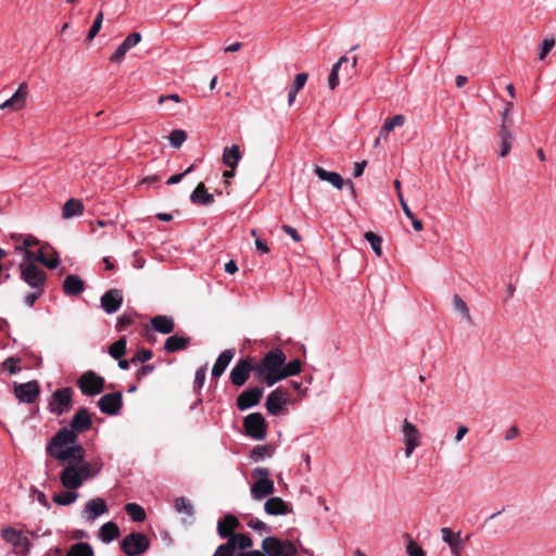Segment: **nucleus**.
<instances>
[{"label":"nucleus","mask_w":556,"mask_h":556,"mask_svg":"<svg viewBox=\"0 0 556 556\" xmlns=\"http://www.w3.org/2000/svg\"><path fill=\"white\" fill-rule=\"evenodd\" d=\"M55 459L66 463L60 475V481L62 485L68 490L80 488L86 480L97 476L103 466L100 459L87 462L83 446L67 450L66 454L63 452L58 453Z\"/></svg>","instance_id":"obj_1"},{"label":"nucleus","mask_w":556,"mask_h":556,"mask_svg":"<svg viewBox=\"0 0 556 556\" xmlns=\"http://www.w3.org/2000/svg\"><path fill=\"white\" fill-rule=\"evenodd\" d=\"M92 426L91 416L87 408H79L71 419L70 427L60 429L46 446V453L56 458L58 453H67V450L81 446L78 443V433L85 432Z\"/></svg>","instance_id":"obj_2"},{"label":"nucleus","mask_w":556,"mask_h":556,"mask_svg":"<svg viewBox=\"0 0 556 556\" xmlns=\"http://www.w3.org/2000/svg\"><path fill=\"white\" fill-rule=\"evenodd\" d=\"M286 363V354L279 348L273 349L265 354L261 362L255 363V379L265 382L268 387L279 381L275 379L281 374L282 365Z\"/></svg>","instance_id":"obj_3"},{"label":"nucleus","mask_w":556,"mask_h":556,"mask_svg":"<svg viewBox=\"0 0 556 556\" xmlns=\"http://www.w3.org/2000/svg\"><path fill=\"white\" fill-rule=\"evenodd\" d=\"M73 389L68 387L55 390L48 402L49 412L56 416L68 413L73 406Z\"/></svg>","instance_id":"obj_4"},{"label":"nucleus","mask_w":556,"mask_h":556,"mask_svg":"<svg viewBox=\"0 0 556 556\" xmlns=\"http://www.w3.org/2000/svg\"><path fill=\"white\" fill-rule=\"evenodd\" d=\"M262 548L268 556H295L296 547L288 540H280L275 536H267L262 542Z\"/></svg>","instance_id":"obj_5"},{"label":"nucleus","mask_w":556,"mask_h":556,"mask_svg":"<svg viewBox=\"0 0 556 556\" xmlns=\"http://www.w3.org/2000/svg\"><path fill=\"white\" fill-rule=\"evenodd\" d=\"M149 546L150 542L148 536L140 532H132L126 535L121 542V547L127 556L141 555Z\"/></svg>","instance_id":"obj_6"},{"label":"nucleus","mask_w":556,"mask_h":556,"mask_svg":"<svg viewBox=\"0 0 556 556\" xmlns=\"http://www.w3.org/2000/svg\"><path fill=\"white\" fill-rule=\"evenodd\" d=\"M18 271L21 279L30 288H45L47 281L46 273L36 264H20Z\"/></svg>","instance_id":"obj_7"},{"label":"nucleus","mask_w":556,"mask_h":556,"mask_svg":"<svg viewBox=\"0 0 556 556\" xmlns=\"http://www.w3.org/2000/svg\"><path fill=\"white\" fill-rule=\"evenodd\" d=\"M77 386L83 394L87 396H96L104 389V379L94 371L84 372L77 380Z\"/></svg>","instance_id":"obj_8"},{"label":"nucleus","mask_w":556,"mask_h":556,"mask_svg":"<svg viewBox=\"0 0 556 556\" xmlns=\"http://www.w3.org/2000/svg\"><path fill=\"white\" fill-rule=\"evenodd\" d=\"M243 427L247 435L261 441L266 438L267 424L261 413H252L244 417Z\"/></svg>","instance_id":"obj_9"},{"label":"nucleus","mask_w":556,"mask_h":556,"mask_svg":"<svg viewBox=\"0 0 556 556\" xmlns=\"http://www.w3.org/2000/svg\"><path fill=\"white\" fill-rule=\"evenodd\" d=\"M256 365L250 357L239 359L230 371V381L236 387H242L248 381L250 374L255 375Z\"/></svg>","instance_id":"obj_10"},{"label":"nucleus","mask_w":556,"mask_h":556,"mask_svg":"<svg viewBox=\"0 0 556 556\" xmlns=\"http://www.w3.org/2000/svg\"><path fill=\"white\" fill-rule=\"evenodd\" d=\"M1 538L11 544L16 552L26 556L30 549V541L23 533L12 527H4L1 529Z\"/></svg>","instance_id":"obj_11"},{"label":"nucleus","mask_w":556,"mask_h":556,"mask_svg":"<svg viewBox=\"0 0 556 556\" xmlns=\"http://www.w3.org/2000/svg\"><path fill=\"white\" fill-rule=\"evenodd\" d=\"M402 434L405 445V456L409 458L414 451L421 444V434L418 428L408 419L403 420Z\"/></svg>","instance_id":"obj_12"},{"label":"nucleus","mask_w":556,"mask_h":556,"mask_svg":"<svg viewBox=\"0 0 556 556\" xmlns=\"http://www.w3.org/2000/svg\"><path fill=\"white\" fill-rule=\"evenodd\" d=\"M27 94L28 86L26 83H22L17 90L0 104V110H10L12 112L23 110L26 106Z\"/></svg>","instance_id":"obj_13"},{"label":"nucleus","mask_w":556,"mask_h":556,"mask_svg":"<svg viewBox=\"0 0 556 556\" xmlns=\"http://www.w3.org/2000/svg\"><path fill=\"white\" fill-rule=\"evenodd\" d=\"M123 406L121 392H113L102 395L98 401L99 409L106 415H116Z\"/></svg>","instance_id":"obj_14"},{"label":"nucleus","mask_w":556,"mask_h":556,"mask_svg":"<svg viewBox=\"0 0 556 556\" xmlns=\"http://www.w3.org/2000/svg\"><path fill=\"white\" fill-rule=\"evenodd\" d=\"M288 401V392L282 388H277L271 391L266 399V409L268 414L277 416L282 410V406Z\"/></svg>","instance_id":"obj_15"},{"label":"nucleus","mask_w":556,"mask_h":556,"mask_svg":"<svg viewBox=\"0 0 556 556\" xmlns=\"http://www.w3.org/2000/svg\"><path fill=\"white\" fill-rule=\"evenodd\" d=\"M40 392L39 384L36 380L26 383L16 384L14 389L15 396L24 403H34Z\"/></svg>","instance_id":"obj_16"},{"label":"nucleus","mask_w":556,"mask_h":556,"mask_svg":"<svg viewBox=\"0 0 556 556\" xmlns=\"http://www.w3.org/2000/svg\"><path fill=\"white\" fill-rule=\"evenodd\" d=\"M263 396V389L258 387H252L244 390L237 397V406L240 410L249 409L257 405Z\"/></svg>","instance_id":"obj_17"},{"label":"nucleus","mask_w":556,"mask_h":556,"mask_svg":"<svg viewBox=\"0 0 556 556\" xmlns=\"http://www.w3.org/2000/svg\"><path fill=\"white\" fill-rule=\"evenodd\" d=\"M123 304V294L118 289H110L101 296V307L106 314L116 313Z\"/></svg>","instance_id":"obj_18"},{"label":"nucleus","mask_w":556,"mask_h":556,"mask_svg":"<svg viewBox=\"0 0 556 556\" xmlns=\"http://www.w3.org/2000/svg\"><path fill=\"white\" fill-rule=\"evenodd\" d=\"M441 535L443 542L451 548L452 555L460 556L465 546L460 532H454L451 528L444 527L441 529Z\"/></svg>","instance_id":"obj_19"},{"label":"nucleus","mask_w":556,"mask_h":556,"mask_svg":"<svg viewBox=\"0 0 556 556\" xmlns=\"http://www.w3.org/2000/svg\"><path fill=\"white\" fill-rule=\"evenodd\" d=\"M141 41V35L139 33H131L126 39L117 47L115 52L111 55L110 61L112 63H119L126 53L137 46Z\"/></svg>","instance_id":"obj_20"},{"label":"nucleus","mask_w":556,"mask_h":556,"mask_svg":"<svg viewBox=\"0 0 556 556\" xmlns=\"http://www.w3.org/2000/svg\"><path fill=\"white\" fill-rule=\"evenodd\" d=\"M264 510L270 516H283L292 513V507L281 497H269L264 504Z\"/></svg>","instance_id":"obj_21"},{"label":"nucleus","mask_w":556,"mask_h":556,"mask_svg":"<svg viewBox=\"0 0 556 556\" xmlns=\"http://www.w3.org/2000/svg\"><path fill=\"white\" fill-rule=\"evenodd\" d=\"M108 511L106 503L101 497H96L89 500L84 508V515L87 520L93 521L101 515L105 514Z\"/></svg>","instance_id":"obj_22"},{"label":"nucleus","mask_w":556,"mask_h":556,"mask_svg":"<svg viewBox=\"0 0 556 556\" xmlns=\"http://www.w3.org/2000/svg\"><path fill=\"white\" fill-rule=\"evenodd\" d=\"M275 492L274 481L270 479H258L251 486V496L255 501H261Z\"/></svg>","instance_id":"obj_23"},{"label":"nucleus","mask_w":556,"mask_h":556,"mask_svg":"<svg viewBox=\"0 0 556 556\" xmlns=\"http://www.w3.org/2000/svg\"><path fill=\"white\" fill-rule=\"evenodd\" d=\"M233 356H235V350L233 349H227V350L223 351L218 355L215 364L213 365L212 377L213 378L220 377L225 372V370L228 367V365L231 363Z\"/></svg>","instance_id":"obj_24"},{"label":"nucleus","mask_w":556,"mask_h":556,"mask_svg":"<svg viewBox=\"0 0 556 556\" xmlns=\"http://www.w3.org/2000/svg\"><path fill=\"white\" fill-rule=\"evenodd\" d=\"M314 173L320 180L331 184L338 190H341L344 186L343 178L341 177L340 174L336 172H329L323 168L321 166L316 165L314 168Z\"/></svg>","instance_id":"obj_25"},{"label":"nucleus","mask_w":556,"mask_h":556,"mask_svg":"<svg viewBox=\"0 0 556 556\" xmlns=\"http://www.w3.org/2000/svg\"><path fill=\"white\" fill-rule=\"evenodd\" d=\"M85 290V282L78 275H68L63 281L66 295H78Z\"/></svg>","instance_id":"obj_26"},{"label":"nucleus","mask_w":556,"mask_h":556,"mask_svg":"<svg viewBox=\"0 0 556 556\" xmlns=\"http://www.w3.org/2000/svg\"><path fill=\"white\" fill-rule=\"evenodd\" d=\"M239 526L238 519L233 515H226L224 519L219 520L217 523V532L223 538H230L233 533L232 531Z\"/></svg>","instance_id":"obj_27"},{"label":"nucleus","mask_w":556,"mask_h":556,"mask_svg":"<svg viewBox=\"0 0 556 556\" xmlns=\"http://www.w3.org/2000/svg\"><path fill=\"white\" fill-rule=\"evenodd\" d=\"M152 328L163 334H169L174 331L175 325L172 317L157 315L151 319Z\"/></svg>","instance_id":"obj_28"},{"label":"nucleus","mask_w":556,"mask_h":556,"mask_svg":"<svg viewBox=\"0 0 556 556\" xmlns=\"http://www.w3.org/2000/svg\"><path fill=\"white\" fill-rule=\"evenodd\" d=\"M84 214V204L80 200L71 198L62 207V217L70 219Z\"/></svg>","instance_id":"obj_29"},{"label":"nucleus","mask_w":556,"mask_h":556,"mask_svg":"<svg viewBox=\"0 0 556 556\" xmlns=\"http://www.w3.org/2000/svg\"><path fill=\"white\" fill-rule=\"evenodd\" d=\"M241 151L239 146L232 144L231 147H226L223 151V163L229 168L235 169L241 160Z\"/></svg>","instance_id":"obj_30"},{"label":"nucleus","mask_w":556,"mask_h":556,"mask_svg":"<svg viewBox=\"0 0 556 556\" xmlns=\"http://www.w3.org/2000/svg\"><path fill=\"white\" fill-rule=\"evenodd\" d=\"M189 345V338L174 334L168 337L164 343V350L167 353H175L178 351L186 350Z\"/></svg>","instance_id":"obj_31"},{"label":"nucleus","mask_w":556,"mask_h":556,"mask_svg":"<svg viewBox=\"0 0 556 556\" xmlns=\"http://www.w3.org/2000/svg\"><path fill=\"white\" fill-rule=\"evenodd\" d=\"M190 200L195 204L210 205L214 202V197L206 191L204 184L201 182L192 191Z\"/></svg>","instance_id":"obj_32"},{"label":"nucleus","mask_w":556,"mask_h":556,"mask_svg":"<svg viewBox=\"0 0 556 556\" xmlns=\"http://www.w3.org/2000/svg\"><path fill=\"white\" fill-rule=\"evenodd\" d=\"M118 535H119L118 526L113 521H109V522H105L104 525H102V527L100 528V531H99V538L104 543L112 542L113 540L117 539Z\"/></svg>","instance_id":"obj_33"},{"label":"nucleus","mask_w":556,"mask_h":556,"mask_svg":"<svg viewBox=\"0 0 556 556\" xmlns=\"http://www.w3.org/2000/svg\"><path fill=\"white\" fill-rule=\"evenodd\" d=\"M406 122V117L403 114L394 115L392 118L386 119L383 126L380 129V137L387 140L389 134L399 126H403Z\"/></svg>","instance_id":"obj_34"},{"label":"nucleus","mask_w":556,"mask_h":556,"mask_svg":"<svg viewBox=\"0 0 556 556\" xmlns=\"http://www.w3.org/2000/svg\"><path fill=\"white\" fill-rule=\"evenodd\" d=\"M500 138H501V151H500V156L501 157H504L506 156L509 151H510V148H511V142H513V135L511 132L509 131L507 125H502L501 126V130H500Z\"/></svg>","instance_id":"obj_35"},{"label":"nucleus","mask_w":556,"mask_h":556,"mask_svg":"<svg viewBox=\"0 0 556 556\" xmlns=\"http://www.w3.org/2000/svg\"><path fill=\"white\" fill-rule=\"evenodd\" d=\"M301 371V362L295 358L288 364L282 365L281 374L275 377V379L283 380L288 377L295 376Z\"/></svg>","instance_id":"obj_36"},{"label":"nucleus","mask_w":556,"mask_h":556,"mask_svg":"<svg viewBox=\"0 0 556 556\" xmlns=\"http://www.w3.org/2000/svg\"><path fill=\"white\" fill-rule=\"evenodd\" d=\"M65 556H94V554L90 544L79 542L73 544Z\"/></svg>","instance_id":"obj_37"},{"label":"nucleus","mask_w":556,"mask_h":556,"mask_svg":"<svg viewBox=\"0 0 556 556\" xmlns=\"http://www.w3.org/2000/svg\"><path fill=\"white\" fill-rule=\"evenodd\" d=\"M125 511L129 515L132 521L141 522L146 519V511L142 506L136 503H128L125 505Z\"/></svg>","instance_id":"obj_38"},{"label":"nucleus","mask_w":556,"mask_h":556,"mask_svg":"<svg viewBox=\"0 0 556 556\" xmlns=\"http://www.w3.org/2000/svg\"><path fill=\"white\" fill-rule=\"evenodd\" d=\"M349 61L348 56L343 55L341 56L338 62L332 66L329 78H328V86L331 90H333L339 85V68L342 64L346 63Z\"/></svg>","instance_id":"obj_39"},{"label":"nucleus","mask_w":556,"mask_h":556,"mask_svg":"<svg viewBox=\"0 0 556 556\" xmlns=\"http://www.w3.org/2000/svg\"><path fill=\"white\" fill-rule=\"evenodd\" d=\"M229 542L235 545V548L247 549L253 545L252 539L248 534H232Z\"/></svg>","instance_id":"obj_40"},{"label":"nucleus","mask_w":556,"mask_h":556,"mask_svg":"<svg viewBox=\"0 0 556 556\" xmlns=\"http://www.w3.org/2000/svg\"><path fill=\"white\" fill-rule=\"evenodd\" d=\"M78 497L76 492H60L53 495V502L60 506H68Z\"/></svg>","instance_id":"obj_41"},{"label":"nucleus","mask_w":556,"mask_h":556,"mask_svg":"<svg viewBox=\"0 0 556 556\" xmlns=\"http://www.w3.org/2000/svg\"><path fill=\"white\" fill-rule=\"evenodd\" d=\"M454 308L459 312L463 317L467 320L468 324H472V318L470 316L469 308L465 301L457 294L453 296Z\"/></svg>","instance_id":"obj_42"},{"label":"nucleus","mask_w":556,"mask_h":556,"mask_svg":"<svg viewBox=\"0 0 556 556\" xmlns=\"http://www.w3.org/2000/svg\"><path fill=\"white\" fill-rule=\"evenodd\" d=\"M126 352V338H119L109 348V354L115 358L119 359Z\"/></svg>","instance_id":"obj_43"},{"label":"nucleus","mask_w":556,"mask_h":556,"mask_svg":"<svg viewBox=\"0 0 556 556\" xmlns=\"http://www.w3.org/2000/svg\"><path fill=\"white\" fill-rule=\"evenodd\" d=\"M273 455V448L270 445H257L251 451V458L254 462H258L264 457H270Z\"/></svg>","instance_id":"obj_44"},{"label":"nucleus","mask_w":556,"mask_h":556,"mask_svg":"<svg viewBox=\"0 0 556 556\" xmlns=\"http://www.w3.org/2000/svg\"><path fill=\"white\" fill-rule=\"evenodd\" d=\"M365 239L370 243L371 249L374 250L375 254L377 256H381V254H382V248H381L382 239L378 235L374 233L372 231H367L365 233Z\"/></svg>","instance_id":"obj_45"},{"label":"nucleus","mask_w":556,"mask_h":556,"mask_svg":"<svg viewBox=\"0 0 556 556\" xmlns=\"http://www.w3.org/2000/svg\"><path fill=\"white\" fill-rule=\"evenodd\" d=\"M175 509L177 513H185L189 517L193 516L194 513L192 504L185 497L175 500Z\"/></svg>","instance_id":"obj_46"},{"label":"nucleus","mask_w":556,"mask_h":556,"mask_svg":"<svg viewBox=\"0 0 556 556\" xmlns=\"http://www.w3.org/2000/svg\"><path fill=\"white\" fill-rule=\"evenodd\" d=\"M187 139V134L186 131L181 130V129H174L170 131L169 136H168V140H169V143L174 147V148H179Z\"/></svg>","instance_id":"obj_47"},{"label":"nucleus","mask_w":556,"mask_h":556,"mask_svg":"<svg viewBox=\"0 0 556 556\" xmlns=\"http://www.w3.org/2000/svg\"><path fill=\"white\" fill-rule=\"evenodd\" d=\"M102 22H103V13L99 12L88 31V35L86 37L87 41H91L97 36V34L100 31V29L102 27Z\"/></svg>","instance_id":"obj_48"},{"label":"nucleus","mask_w":556,"mask_h":556,"mask_svg":"<svg viewBox=\"0 0 556 556\" xmlns=\"http://www.w3.org/2000/svg\"><path fill=\"white\" fill-rule=\"evenodd\" d=\"M406 553L408 556H426L424 548L413 539H409L406 544Z\"/></svg>","instance_id":"obj_49"},{"label":"nucleus","mask_w":556,"mask_h":556,"mask_svg":"<svg viewBox=\"0 0 556 556\" xmlns=\"http://www.w3.org/2000/svg\"><path fill=\"white\" fill-rule=\"evenodd\" d=\"M152 358V352L147 349H140L136 352V354L131 357L130 362L136 363H146Z\"/></svg>","instance_id":"obj_50"},{"label":"nucleus","mask_w":556,"mask_h":556,"mask_svg":"<svg viewBox=\"0 0 556 556\" xmlns=\"http://www.w3.org/2000/svg\"><path fill=\"white\" fill-rule=\"evenodd\" d=\"M33 291L27 293L25 296H24V303L31 307L34 306L35 302L42 295L43 293V288H31Z\"/></svg>","instance_id":"obj_51"},{"label":"nucleus","mask_w":556,"mask_h":556,"mask_svg":"<svg viewBox=\"0 0 556 556\" xmlns=\"http://www.w3.org/2000/svg\"><path fill=\"white\" fill-rule=\"evenodd\" d=\"M59 264L60 261L58 253L52 248L49 249V253L47 254L43 265L49 269H54L59 266Z\"/></svg>","instance_id":"obj_52"},{"label":"nucleus","mask_w":556,"mask_h":556,"mask_svg":"<svg viewBox=\"0 0 556 556\" xmlns=\"http://www.w3.org/2000/svg\"><path fill=\"white\" fill-rule=\"evenodd\" d=\"M554 46H555L554 38L544 39L540 46L539 59L543 60L551 52V50L554 48Z\"/></svg>","instance_id":"obj_53"},{"label":"nucleus","mask_w":556,"mask_h":556,"mask_svg":"<svg viewBox=\"0 0 556 556\" xmlns=\"http://www.w3.org/2000/svg\"><path fill=\"white\" fill-rule=\"evenodd\" d=\"M131 324H134V317L132 315H129V314H123L122 316H119L117 318V321H116V330L117 331H123L125 330L127 327H129Z\"/></svg>","instance_id":"obj_54"},{"label":"nucleus","mask_w":556,"mask_h":556,"mask_svg":"<svg viewBox=\"0 0 556 556\" xmlns=\"http://www.w3.org/2000/svg\"><path fill=\"white\" fill-rule=\"evenodd\" d=\"M235 554V545L229 541L226 544H222L217 547L214 553V556H233Z\"/></svg>","instance_id":"obj_55"},{"label":"nucleus","mask_w":556,"mask_h":556,"mask_svg":"<svg viewBox=\"0 0 556 556\" xmlns=\"http://www.w3.org/2000/svg\"><path fill=\"white\" fill-rule=\"evenodd\" d=\"M205 377H206V368L205 367H201L195 371L194 382H193L194 389H197V390L202 389V387L205 382Z\"/></svg>","instance_id":"obj_56"},{"label":"nucleus","mask_w":556,"mask_h":556,"mask_svg":"<svg viewBox=\"0 0 556 556\" xmlns=\"http://www.w3.org/2000/svg\"><path fill=\"white\" fill-rule=\"evenodd\" d=\"M307 78L308 75L306 73L296 74L291 89L299 92L306 84Z\"/></svg>","instance_id":"obj_57"},{"label":"nucleus","mask_w":556,"mask_h":556,"mask_svg":"<svg viewBox=\"0 0 556 556\" xmlns=\"http://www.w3.org/2000/svg\"><path fill=\"white\" fill-rule=\"evenodd\" d=\"M248 526L258 532H269V527L257 518H252Z\"/></svg>","instance_id":"obj_58"},{"label":"nucleus","mask_w":556,"mask_h":556,"mask_svg":"<svg viewBox=\"0 0 556 556\" xmlns=\"http://www.w3.org/2000/svg\"><path fill=\"white\" fill-rule=\"evenodd\" d=\"M193 169H194V165L192 164V165H190V166H189V167H188L184 173L175 174V175L170 176V177L167 179L166 184H167V185H176V184L180 182V181L182 180V178H184L186 175H188V174L192 173V172H193Z\"/></svg>","instance_id":"obj_59"},{"label":"nucleus","mask_w":556,"mask_h":556,"mask_svg":"<svg viewBox=\"0 0 556 556\" xmlns=\"http://www.w3.org/2000/svg\"><path fill=\"white\" fill-rule=\"evenodd\" d=\"M154 369H155V366L152 364L143 365L138 369L136 377L138 380H141L144 377H147L148 375L152 374L154 371Z\"/></svg>","instance_id":"obj_60"},{"label":"nucleus","mask_w":556,"mask_h":556,"mask_svg":"<svg viewBox=\"0 0 556 556\" xmlns=\"http://www.w3.org/2000/svg\"><path fill=\"white\" fill-rule=\"evenodd\" d=\"M22 252H23V261L20 264H36L37 256H36L35 252H33L28 249H24Z\"/></svg>","instance_id":"obj_61"},{"label":"nucleus","mask_w":556,"mask_h":556,"mask_svg":"<svg viewBox=\"0 0 556 556\" xmlns=\"http://www.w3.org/2000/svg\"><path fill=\"white\" fill-rule=\"evenodd\" d=\"M39 243L38 239L33 236H27L23 239L22 247L17 245L16 251L22 252L24 249H28L29 247L37 245Z\"/></svg>","instance_id":"obj_62"},{"label":"nucleus","mask_w":556,"mask_h":556,"mask_svg":"<svg viewBox=\"0 0 556 556\" xmlns=\"http://www.w3.org/2000/svg\"><path fill=\"white\" fill-rule=\"evenodd\" d=\"M4 368L9 370L10 374H15L20 370L17 367V361L13 357H9L3 363Z\"/></svg>","instance_id":"obj_63"},{"label":"nucleus","mask_w":556,"mask_h":556,"mask_svg":"<svg viewBox=\"0 0 556 556\" xmlns=\"http://www.w3.org/2000/svg\"><path fill=\"white\" fill-rule=\"evenodd\" d=\"M281 229L283 230L285 233L289 235L293 241L295 242H300L301 241V236L298 233L296 229L289 226V225H283L281 227Z\"/></svg>","instance_id":"obj_64"}]
</instances>
